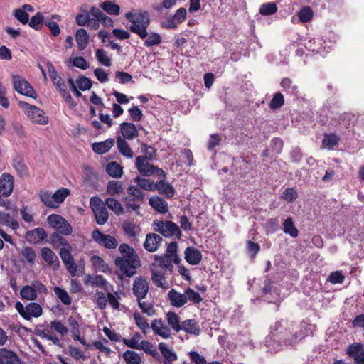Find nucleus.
I'll return each mask as SVG.
<instances>
[{"label":"nucleus","mask_w":364,"mask_h":364,"mask_svg":"<svg viewBox=\"0 0 364 364\" xmlns=\"http://www.w3.org/2000/svg\"><path fill=\"white\" fill-rule=\"evenodd\" d=\"M296 324L287 318H281L271 326L269 338L282 346H294L304 338L301 331L297 329Z\"/></svg>","instance_id":"nucleus-1"},{"label":"nucleus","mask_w":364,"mask_h":364,"mask_svg":"<svg viewBox=\"0 0 364 364\" xmlns=\"http://www.w3.org/2000/svg\"><path fill=\"white\" fill-rule=\"evenodd\" d=\"M119 250L122 257L114 259L115 265L123 274L131 277L136 273V269L141 266V260L134 249L126 243L119 245Z\"/></svg>","instance_id":"nucleus-2"},{"label":"nucleus","mask_w":364,"mask_h":364,"mask_svg":"<svg viewBox=\"0 0 364 364\" xmlns=\"http://www.w3.org/2000/svg\"><path fill=\"white\" fill-rule=\"evenodd\" d=\"M125 17L132 23L129 28L131 32L138 35L141 39L147 37V28L150 24V16L148 11H141L136 14L127 12Z\"/></svg>","instance_id":"nucleus-3"},{"label":"nucleus","mask_w":364,"mask_h":364,"mask_svg":"<svg viewBox=\"0 0 364 364\" xmlns=\"http://www.w3.org/2000/svg\"><path fill=\"white\" fill-rule=\"evenodd\" d=\"M127 193L128 196L122 198V201L125 203L127 210L131 209L139 215L138 210L140 208V203L144 201L145 193L139 187L133 185L127 188Z\"/></svg>","instance_id":"nucleus-4"},{"label":"nucleus","mask_w":364,"mask_h":364,"mask_svg":"<svg viewBox=\"0 0 364 364\" xmlns=\"http://www.w3.org/2000/svg\"><path fill=\"white\" fill-rule=\"evenodd\" d=\"M153 225L154 226V230L165 237L176 236L178 240L181 239V230L177 224L173 221L155 220L153 222Z\"/></svg>","instance_id":"nucleus-5"},{"label":"nucleus","mask_w":364,"mask_h":364,"mask_svg":"<svg viewBox=\"0 0 364 364\" xmlns=\"http://www.w3.org/2000/svg\"><path fill=\"white\" fill-rule=\"evenodd\" d=\"M18 105L26 109L25 113L33 122L43 125L48 124V117L43 109L23 101H20Z\"/></svg>","instance_id":"nucleus-6"},{"label":"nucleus","mask_w":364,"mask_h":364,"mask_svg":"<svg viewBox=\"0 0 364 364\" xmlns=\"http://www.w3.org/2000/svg\"><path fill=\"white\" fill-rule=\"evenodd\" d=\"M48 224L63 235H69L73 232L70 224L61 215L51 214L47 218Z\"/></svg>","instance_id":"nucleus-7"},{"label":"nucleus","mask_w":364,"mask_h":364,"mask_svg":"<svg viewBox=\"0 0 364 364\" xmlns=\"http://www.w3.org/2000/svg\"><path fill=\"white\" fill-rule=\"evenodd\" d=\"M12 79L14 88L18 93L33 99L37 97L35 90L25 78L14 74L12 75Z\"/></svg>","instance_id":"nucleus-8"},{"label":"nucleus","mask_w":364,"mask_h":364,"mask_svg":"<svg viewBox=\"0 0 364 364\" xmlns=\"http://www.w3.org/2000/svg\"><path fill=\"white\" fill-rule=\"evenodd\" d=\"M273 283L272 279L267 277L260 291L261 296L269 303H276L279 299V289L273 287Z\"/></svg>","instance_id":"nucleus-9"},{"label":"nucleus","mask_w":364,"mask_h":364,"mask_svg":"<svg viewBox=\"0 0 364 364\" xmlns=\"http://www.w3.org/2000/svg\"><path fill=\"white\" fill-rule=\"evenodd\" d=\"M149 283L146 279L143 277H139L134 279L132 291L137 300L144 299L149 292Z\"/></svg>","instance_id":"nucleus-10"},{"label":"nucleus","mask_w":364,"mask_h":364,"mask_svg":"<svg viewBox=\"0 0 364 364\" xmlns=\"http://www.w3.org/2000/svg\"><path fill=\"white\" fill-rule=\"evenodd\" d=\"M14 187V178L8 173H4L0 176V193L3 197L11 195Z\"/></svg>","instance_id":"nucleus-11"},{"label":"nucleus","mask_w":364,"mask_h":364,"mask_svg":"<svg viewBox=\"0 0 364 364\" xmlns=\"http://www.w3.org/2000/svg\"><path fill=\"white\" fill-rule=\"evenodd\" d=\"M48 237V234L43 228H36L26 232V240L33 244H39Z\"/></svg>","instance_id":"nucleus-12"},{"label":"nucleus","mask_w":364,"mask_h":364,"mask_svg":"<svg viewBox=\"0 0 364 364\" xmlns=\"http://www.w3.org/2000/svg\"><path fill=\"white\" fill-rule=\"evenodd\" d=\"M162 241L163 239L160 235L155 233H149L146 236L144 247L148 252H154L159 249Z\"/></svg>","instance_id":"nucleus-13"},{"label":"nucleus","mask_w":364,"mask_h":364,"mask_svg":"<svg viewBox=\"0 0 364 364\" xmlns=\"http://www.w3.org/2000/svg\"><path fill=\"white\" fill-rule=\"evenodd\" d=\"M201 252L194 247H188L184 251V258L186 261L191 265H197L202 260Z\"/></svg>","instance_id":"nucleus-14"},{"label":"nucleus","mask_w":364,"mask_h":364,"mask_svg":"<svg viewBox=\"0 0 364 364\" xmlns=\"http://www.w3.org/2000/svg\"><path fill=\"white\" fill-rule=\"evenodd\" d=\"M0 364H21L17 354L6 348H0Z\"/></svg>","instance_id":"nucleus-15"},{"label":"nucleus","mask_w":364,"mask_h":364,"mask_svg":"<svg viewBox=\"0 0 364 364\" xmlns=\"http://www.w3.org/2000/svg\"><path fill=\"white\" fill-rule=\"evenodd\" d=\"M151 328L155 334L160 336L163 338H168L171 335V329L166 325L164 324L161 318L154 319L151 323Z\"/></svg>","instance_id":"nucleus-16"},{"label":"nucleus","mask_w":364,"mask_h":364,"mask_svg":"<svg viewBox=\"0 0 364 364\" xmlns=\"http://www.w3.org/2000/svg\"><path fill=\"white\" fill-rule=\"evenodd\" d=\"M41 254L44 261H46L49 265H53V269L55 270L59 268V259L55 252L49 247H43L41 250Z\"/></svg>","instance_id":"nucleus-17"},{"label":"nucleus","mask_w":364,"mask_h":364,"mask_svg":"<svg viewBox=\"0 0 364 364\" xmlns=\"http://www.w3.org/2000/svg\"><path fill=\"white\" fill-rule=\"evenodd\" d=\"M121 133L125 139L132 140L138 136L139 132L134 124L124 122L120 124Z\"/></svg>","instance_id":"nucleus-18"},{"label":"nucleus","mask_w":364,"mask_h":364,"mask_svg":"<svg viewBox=\"0 0 364 364\" xmlns=\"http://www.w3.org/2000/svg\"><path fill=\"white\" fill-rule=\"evenodd\" d=\"M168 297L171 304L175 307L180 308L187 303V297L184 294L178 293L174 289H172L168 293Z\"/></svg>","instance_id":"nucleus-19"},{"label":"nucleus","mask_w":364,"mask_h":364,"mask_svg":"<svg viewBox=\"0 0 364 364\" xmlns=\"http://www.w3.org/2000/svg\"><path fill=\"white\" fill-rule=\"evenodd\" d=\"M149 205L156 211L165 214L168 210V203L166 200L159 196H152L149 198Z\"/></svg>","instance_id":"nucleus-20"},{"label":"nucleus","mask_w":364,"mask_h":364,"mask_svg":"<svg viewBox=\"0 0 364 364\" xmlns=\"http://www.w3.org/2000/svg\"><path fill=\"white\" fill-rule=\"evenodd\" d=\"M155 190H158L161 194L167 198H173L175 195V189L172 185L166 182L164 179H161L155 183Z\"/></svg>","instance_id":"nucleus-21"},{"label":"nucleus","mask_w":364,"mask_h":364,"mask_svg":"<svg viewBox=\"0 0 364 364\" xmlns=\"http://www.w3.org/2000/svg\"><path fill=\"white\" fill-rule=\"evenodd\" d=\"M114 139L109 138L102 142H95L92 144V150L98 154H104L114 146Z\"/></svg>","instance_id":"nucleus-22"},{"label":"nucleus","mask_w":364,"mask_h":364,"mask_svg":"<svg viewBox=\"0 0 364 364\" xmlns=\"http://www.w3.org/2000/svg\"><path fill=\"white\" fill-rule=\"evenodd\" d=\"M151 166L146 161V156H137L136 158V167L143 176H150L154 174V171L150 168Z\"/></svg>","instance_id":"nucleus-23"},{"label":"nucleus","mask_w":364,"mask_h":364,"mask_svg":"<svg viewBox=\"0 0 364 364\" xmlns=\"http://www.w3.org/2000/svg\"><path fill=\"white\" fill-rule=\"evenodd\" d=\"M182 330L189 334L198 336L200 333V326L195 319H186L181 323Z\"/></svg>","instance_id":"nucleus-24"},{"label":"nucleus","mask_w":364,"mask_h":364,"mask_svg":"<svg viewBox=\"0 0 364 364\" xmlns=\"http://www.w3.org/2000/svg\"><path fill=\"white\" fill-rule=\"evenodd\" d=\"M46 65L50 77L51 78L55 87L57 89L61 88L62 87H65V85L63 82L62 77L58 75L57 70L55 66L53 65V63L50 62H48L46 63Z\"/></svg>","instance_id":"nucleus-25"},{"label":"nucleus","mask_w":364,"mask_h":364,"mask_svg":"<svg viewBox=\"0 0 364 364\" xmlns=\"http://www.w3.org/2000/svg\"><path fill=\"white\" fill-rule=\"evenodd\" d=\"M75 40L79 50H83L89 42V36L84 28H79L75 33Z\"/></svg>","instance_id":"nucleus-26"},{"label":"nucleus","mask_w":364,"mask_h":364,"mask_svg":"<svg viewBox=\"0 0 364 364\" xmlns=\"http://www.w3.org/2000/svg\"><path fill=\"white\" fill-rule=\"evenodd\" d=\"M105 169L107 174L112 178H119L123 174L122 167L116 161L108 163Z\"/></svg>","instance_id":"nucleus-27"},{"label":"nucleus","mask_w":364,"mask_h":364,"mask_svg":"<svg viewBox=\"0 0 364 364\" xmlns=\"http://www.w3.org/2000/svg\"><path fill=\"white\" fill-rule=\"evenodd\" d=\"M166 320L168 324L176 332H179L182 330V326L180 323V317L176 313L168 311L166 314Z\"/></svg>","instance_id":"nucleus-28"},{"label":"nucleus","mask_w":364,"mask_h":364,"mask_svg":"<svg viewBox=\"0 0 364 364\" xmlns=\"http://www.w3.org/2000/svg\"><path fill=\"white\" fill-rule=\"evenodd\" d=\"M13 166L21 177L28 176V168L20 156H17L14 159Z\"/></svg>","instance_id":"nucleus-29"},{"label":"nucleus","mask_w":364,"mask_h":364,"mask_svg":"<svg viewBox=\"0 0 364 364\" xmlns=\"http://www.w3.org/2000/svg\"><path fill=\"white\" fill-rule=\"evenodd\" d=\"M340 137L335 133L325 134L322 141L323 145L331 150L338 144Z\"/></svg>","instance_id":"nucleus-30"},{"label":"nucleus","mask_w":364,"mask_h":364,"mask_svg":"<svg viewBox=\"0 0 364 364\" xmlns=\"http://www.w3.org/2000/svg\"><path fill=\"white\" fill-rule=\"evenodd\" d=\"M159 348L160 350L161 353L166 359L165 361H167L168 363H171L177 360L178 357L176 353L169 349L165 343H159Z\"/></svg>","instance_id":"nucleus-31"},{"label":"nucleus","mask_w":364,"mask_h":364,"mask_svg":"<svg viewBox=\"0 0 364 364\" xmlns=\"http://www.w3.org/2000/svg\"><path fill=\"white\" fill-rule=\"evenodd\" d=\"M117 145L119 153L124 156L127 158L133 157V151L129 147L128 143L120 136H119L117 139Z\"/></svg>","instance_id":"nucleus-32"},{"label":"nucleus","mask_w":364,"mask_h":364,"mask_svg":"<svg viewBox=\"0 0 364 364\" xmlns=\"http://www.w3.org/2000/svg\"><path fill=\"white\" fill-rule=\"evenodd\" d=\"M100 6L109 15L117 16L120 13V6L109 0L102 2Z\"/></svg>","instance_id":"nucleus-33"},{"label":"nucleus","mask_w":364,"mask_h":364,"mask_svg":"<svg viewBox=\"0 0 364 364\" xmlns=\"http://www.w3.org/2000/svg\"><path fill=\"white\" fill-rule=\"evenodd\" d=\"M105 204L111 210L114 212L117 215H123L124 213V209L122 204L113 198H107L105 200Z\"/></svg>","instance_id":"nucleus-34"},{"label":"nucleus","mask_w":364,"mask_h":364,"mask_svg":"<svg viewBox=\"0 0 364 364\" xmlns=\"http://www.w3.org/2000/svg\"><path fill=\"white\" fill-rule=\"evenodd\" d=\"M46 19L41 12H37L31 20H28V25L31 28L36 31H40L43 24H45Z\"/></svg>","instance_id":"nucleus-35"},{"label":"nucleus","mask_w":364,"mask_h":364,"mask_svg":"<svg viewBox=\"0 0 364 364\" xmlns=\"http://www.w3.org/2000/svg\"><path fill=\"white\" fill-rule=\"evenodd\" d=\"M144 46L145 47H152L159 46L161 41V36L156 32L148 33V36L146 38L144 39Z\"/></svg>","instance_id":"nucleus-36"},{"label":"nucleus","mask_w":364,"mask_h":364,"mask_svg":"<svg viewBox=\"0 0 364 364\" xmlns=\"http://www.w3.org/2000/svg\"><path fill=\"white\" fill-rule=\"evenodd\" d=\"M122 183L118 181H110L107 185V193L111 196H115L123 193Z\"/></svg>","instance_id":"nucleus-37"},{"label":"nucleus","mask_w":364,"mask_h":364,"mask_svg":"<svg viewBox=\"0 0 364 364\" xmlns=\"http://www.w3.org/2000/svg\"><path fill=\"white\" fill-rule=\"evenodd\" d=\"M92 266L97 268L99 271L107 273L110 272L108 264L98 255H93L91 259Z\"/></svg>","instance_id":"nucleus-38"},{"label":"nucleus","mask_w":364,"mask_h":364,"mask_svg":"<svg viewBox=\"0 0 364 364\" xmlns=\"http://www.w3.org/2000/svg\"><path fill=\"white\" fill-rule=\"evenodd\" d=\"M11 219L9 213L0 211V224L9 226L13 230H17L19 228L18 222L16 220H11Z\"/></svg>","instance_id":"nucleus-39"},{"label":"nucleus","mask_w":364,"mask_h":364,"mask_svg":"<svg viewBox=\"0 0 364 364\" xmlns=\"http://www.w3.org/2000/svg\"><path fill=\"white\" fill-rule=\"evenodd\" d=\"M122 356L127 364H140L141 362L140 355L131 350L124 351Z\"/></svg>","instance_id":"nucleus-40"},{"label":"nucleus","mask_w":364,"mask_h":364,"mask_svg":"<svg viewBox=\"0 0 364 364\" xmlns=\"http://www.w3.org/2000/svg\"><path fill=\"white\" fill-rule=\"evenodd\" d=\"M284 102L283 94L281 92H276L269 103V107L272 110L279 109L284 105Z\"/></svg>","instance_id":"nucleus-41"},{"label":"nucleus","mask_w":364,"mask_h":364,"mask_svg":"<svg viewBox=\"0 0 364 364\" xmlns=\"http://www.w3.org/2000/svg\"><path fill=\"white\" fill-rule=\"evenodd\" d=\"M21 297L23 299L34 300L37 297V293L33 286L25 285L20 291Z\"/></svg>","instance_id":"nucleus-42"},{"label":"nucleus","mask_w":364,"mask_h":364,"mask_svg":"<svg viewBox=\"0 0 364 364\" xmlns=\"http://www.w3.org/2000/svg\"><path fill=\"white\" fill-rule=\"evenodd\" d=\"M284 232L286 234H289L292 237H296L298 236V230L295 227L292 218L288 217L283 223Z\"/></svg>","instance_id":"nucleus-43"},{"label":"nucleus","mask_w":364,"mask_h":364,"mask_svg":"<svg viewBox=\"0 0 364 364\" xmlns=\"http://www.w3.org/2000/svg\"><path fill=\"white\" fill-rule=\"evenodd\" d=\"M26 314L31 318L39 317L42 315L43 309L41 305L36 302H31L26 306Z\"/></svg>","instance_id":"nucleus-44"},{"label":"nucleus","mask_w":364,"mask_h":364,"mask_svg":"<svg viewBox=\"0 0 364 364\" xmlns=\"http://www.w3.org/2000/svg\"><path fill=\"white\" fill-rule=\"evenodd\" d=\"M95 56L97 61L102 65L110 67L112 65L111 58L107 56V52L102 49L99 48L95 52Z\"/></svg>","instance_id":"nucleus-45"},{"label":"nucleus","mask_w":364,"mask_h":364,"mask_svg":"<svg viewBox=\"0 0 364 364\" xmlns=\"http://www.w3.org/2000/svg\"><path fill=\"white\" fill-rule=\"evenodd\" d=\"M34 333L40 336L42 338H46L53 342V343L60 348H63V343H60L59 338L56 336V335H48L46 333L44 330H40L38 328H36L34 331Z\"/></svg>","instance_id":"nucleus-46"},{"label":"nucleus","mask_w":364,"mask_h":364,"mask_svg":"<svg viewBox=\"0 0 364 364\" xmlns=\"http://www.w3.org/2000/svg\"><path fill=\"white\" fill-rule=\"evenodd\" d=\"M134 182L137 183L141 190L144 189L150 191H155V183L150 181L149 179L137 176L134 178Z\"/></svg>","instance_id":"nucleus-47"},{"label":"nucleus","mask_w":364,"mask_h":364,"mask_svg":"<svg viewBox=\"0 0 364 364\" xmlns=\"http://www.w3.org/2000/svg\"><path fill=\"white\" fill-rule=\"evenodd\" d=\"M95 216L96 223L98 225H104L107 223L108 220V212L105 207L103 208H97L95 211H93Z\"/></svg>","instance_id":"nucleus-48"},{"label":"nucleus","mask_w":364,"mask_h":364,"mask_svg":"<svg viewBox=\"0 0 364 364\" xmlns=\"http://www.w3.org/2000/svg\"><path fill=\"white\" fill-rule=\"evenodd\" d=\"M50 242L55 246L57 243L62 245L63 247L71 248V245L68 240L64 238L61 234L53 232L50 235Z\"/></svg>","instance_id":"nucleus-49"},{"label":"nucleus","mask_w":364,"mask_h":364,"mask_svg":"<svg viewBox=\"0 0 364 364\" xmlns=\"http://www.w3.org/2000/svg\"><path fill=\"white\" fill-rule=\"evenodd\" d=\"M70 191L66 188H61L58 190H57L53 194V198L54 200V202L57 205H60L62 203L66 197L70 195Z\"/></svg>","instance_id":"nucleus-50"},{"label":"nucleus","mask_w":364,"mask_h":364,"mask_svg":"<svg viewBox=\"0 0 364 364\" xmlns=\"http://www.w3.org/2000/svg\"><path fill=\"white\" fill-rule=\"evenodd\" d=\"M53 291L55 294H56L57 297L61 301L62 303H63L65 305H70L72 302V299L68 292L59 287H55L53 289Z\"/></svg>","instance_id":"nucleus-51"},{"label":"nucleus","mask_w":364,"mask_h":364,"mask_svg":"<svg viewBox=\"0 0 364 364\" xmlns=\"http://www.w3.org/2000/svg\"><path fill=\"white\" fill-rule=\"evenodd\" d=\"M69 326L71 328L70 332L73 340L80 339V326L77 321L73 316L68 318Z\"/></svg>","instance_id":"nucleus-52"},{"label":"nucleus","mask_w":364,"mask_h":364,"mask_svg":"<svg viewBox=\"0 0 364 364\" xmlns=\"http://www.w3.org/2000/svg\"><path fill=\"white\" fill-rule=\"evenodd\" d=\"M363 347L360 343H354L348 346L346 353L349 357L353 358L355 360V358L358 357L361 353H363Z\"/></svg>","instance_id":"nucleus-53"},{"label":"nucleus","mask_w":364,"mask_h":364,"mask_svg":"<svg viewBox=\"0 0 364 364\" xmlns=\"http://www.w3.org/2000/svg\"><path fill=\"white\" fill-rule=\"evenodd\" d=\"M298 198V193L295 188H287L282 193L281 198L289 202L292 203Z\"/></svg>","instance_id":"nucleus-54"},{"label":"nucleus","mask_w":364,"mask_h":364,"mask_svg":"<svg viewBox=\"0 0 364 364\" xmlns=\"http://www.w3.org/2000/svg\"><path fill=\"white\" fill-rule=\"evenodd\" d=\"M277 11V6L275 3L269 2L263 4L259 8V13L262 16H269L275 14Z\"/></svg>","instance_id":"nucleus-55"},{"label":"nucleus","mask_w":364,"mask_h":364,"mask_svg":"<svg viewBox=\"0 0 364 364\" xmlns=\"http://www.w3.org/2000/svg\"><path fill=\"white\" fill-rule=\"evenodd\" d=\"M41 200L44 203L45 205L52 208H58V205L55 204L53 198V195L48 191L40 193Z\"/></svg>","instance_id":"nucleus-56"},{"label":"nucleus","mask_w":364,"mask_h":364,"mask_svg":"<svg viewBox=\"0 0 364 364\" xmlns=\"http://www.w3.org/2000/svg\"><path fill=\"white\" fill-rule=\"evenodd\" d=\"M134 318L135 320L136 324L137 326L144 333H146V330L150 328L147 320L145 317L140 315L139 312H134L133 314Z\"/></svg>","instance_id":"nucleus-57"},{"label":"nucleus","mask_w":364,"mask_h":364,"mask_svg":"<svg viewBox=\"0 0 364 364\" xmlns=\"http://www.w3.org/2000/svg\"><path fill=\"white\" fill-rule=\"evenodd\" d=\"M76 83H77L78 89L82 91L88 90L92 86L91 80L85 76H83V75L80 76L76 80Z\"/></svg>","instance_id":"nucleus-58"},{"label":"nucleus","mask_w":364,"mask_h":364,"mask_svg":"<svg viewBox=\"0 0 364 364\" xmlns=\"http://www.w3.org/2000/svg\"><path fill=\"white\" fill-rule=\"evenodd\" d=\"M21 253L31 265L35 263L36 254L32 247H26L22 249Z\"/></svg>","instance_id":"nucleus-59"},{"label":"nucleus","mask_w":364,"mask_h":364,"mask_svg":"<svg viewBox=\"0 0 364 364\" xmlns=\"http://www.w3.org/2000/svg\"><path fill=\"white\" fill-rule=\"evenodd\" d=\"M298 16L301 22L307 23L313 18V11L309 6H305L300 10Z\"/></svg>","instance_id":"nucleus-60"},{"label":"nucleus","mask_w":364,"mask_h":364,"mask_svg":"<svg viewBox=\"0 0 364 364\" xmlns=\"http://www.w3.org/2000/svg\"><path fill=\"white\" fill-rule=\"evenodd\" d=\"M95 301L97 308L100 310H103L107 306V296L106 297L103 292L97 290L95 294Z\"/></svg>","instance_id":"nucleus-61"},{"label":"nucleus","mask_w":364,"mask_h":364,"mask_svg":"<svg viewBox=\"0 0 364 364\" xmlns=\"http://www.w3.org/2000/svg\"><path fill=\"white\" fill-rule=\"evenodd\" d=\"M141 334L139 332H136L131 339L123 338V343L128 347L139 350V341L141 339Z\"/></svg>","instance_id":"nucleus-62"},{"label":"nucleus","mask_w":364,"mask_h":364,"mask_svg":"<svg viewBox=\"0 0 364 364\" xmlns=\"http://www.w3.org/2000/svg\"><path fill=\"white\" fill-rule=\"evenodd\" d=\"M14 16L23 25H26L28 23L29 14L23 9L19 8L16 9L14 11Z\"/></svg>","instance_id":"nucleus-63"},{"label":"nucleus","mask_w":364,"mask_h":364,"mask_svg":"<svg viewBox=\"0 0 364 364\" xmlns=\"http://www.w3.org/2000/svg\"><path fill=\"white\" fill-rule=\"evenodd\" d=\"M270 146L272 151L280 154L283 151L284 141L281 138L274 137L271 140Z\"/></svg>","instance_id":"nucleus-64"}]
</instances>
